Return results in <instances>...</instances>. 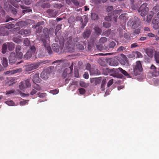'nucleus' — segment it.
<instances>
[{
    "mask_svg": "<svg viewBox=\"0 0 159 159\" xmlns=\"http://www.w3.org/2000/svg\"><path fill=\"white\" fill-rule=\"evenodd\" d=\"M135 20H131L129 21L128 23L132 24V28L135 29L138 27L140 24V21L139 18L137 17H134Z\"/></svg>",
    "mask_w": 159,
    "mask_h": 159,
    "instance_id": "39448f33",
    "label": "nucleus"
},
{
    "mask_svg": "<svg viewBox=\"0 0 159 159\" xmlns=\"http://www.w3.org/2000/svg\"><path fill=\"white\" fill-rule=\"evenodd\" d=\"M107 39L106 37H102L100 38V51L102 50L105 49V47L103 46V45L101 44V43L103 44L107 42Z\"/></svg>",
    "mask_w": 159,
    "mask_h": 159,
    "instance_id": "ddd939ff",
    "label": "nucleus"
},
{
    "mask_svg": "<svg viewBox=\"0 0 159 159\" xmlns=\"http://www.w3.org/2000/svg\"><path fill=\"white\" fill-rule=\"evenodd\" d=\"M33 88L36 90H37L38 91H40L41 89V87L37 84H35V85L33 86Z\"/></svg>",
    "mask_w": 159,
    "mask_h": 159,
    "instance_id": "ea45409f",
    "label": "nucleus"
},
{
    "mask_svg": "<svg viewBox=\"0 0 159 159\" xmlns=\"http://www.w3.org/2000/svg\"><path fill=\"white\" fill-rule=\"evenodd\" d=\"M43 4V7H50V4L49 3L47 2H44Z\"/></svg>",
    "mask_w": 159,
    "mask_h": 159,
    "instance_id": "4d7b16f0",
    "label": "nucleus"
},
{
    "mask_svg": "<svg viewBox=\"0 0 159 159\" xmlns=\"http://www.w3.org/2000/svg\"><path fill=\"white\" fill-rule=\"evenodd\" d=\"M148 37H153L154 36L155 34H153L152 33H150L148 34Z\"/></svg>",
    "mask_w": 159,
    "mask_h": 159,
    "instance_id": "774afa93",
    "label": "nucleus"
},
{
    "mask_svg": "<svg viewBox=\"0 0 159 159\" xmlns=\"http://www.w3.org/2000/svg\"><path fill=\"white\" fill-rule=\"evenodd\" d=\"M38 96L40 98H43L45 96L46 93H39L37 94Z\"/></svg>",
    "mask_w": 159,
    "mask_h": 159,
    "instance_id": "de8ad7c7",
    "label": "nucleus"
},
{
    "mask_svg": "<svg viewBox=\"0 0 159 159\" xmlns=\"http://www.w3.org/2000/svg\"><path fill=\"white\" fill-rule=\"evenodd\" d=\"M117 57H114L113 58H109L107 59L105 58L103 60H101L100 58V65L102 66H105L106 64L105 61L107 62L110 66H117L119 63L117 60Z\"/></svg>",
    "mask_w": 159,
    "mask_h": 159,
    "instance_id": "f03ea898",
    "label": "nucleus"
},
{
    "mask_svg": "<svg viewBox=\"0 0 159 159\" xmlns=\"http://www.w3.org/2000/svg\"><path fill=\"white\" fill-rule=\"evenodd\" d=\"M153 13H156L159 11V5H157L154 7L152 9Z\"/></svg>",
    "mask_w": 159,
    "mask_h": 159,
    "instance_id": "7c9ffc66",
    "label": "nucleus"
},
{
    "mask_svg": "<svg viewBox=\"0 0 159 159\" xmlns=\"http://www.w3.org/2000/svg\"><path fill=\"white\" fill-rule=\"evenodd\" d=\"M9 60V62L13 64L16 62V58L14 53L12 52L10 53Z\"/></svg>",
    "mask_w": 159,
    "mask_h": 159,
    "instance_id": "9d476101",
    "label": "nucleus"
},
{
    "mask_svg": "<svg viewBox=\"0 0 159 159\" xmlns=\"http://www.w3.org/2000/svg\"><path fill=\"white\" fill-rule=\"evenodd\" d=\"M52 93L53 94H55L57 93H58V90L57 89H55L52 91Z\"/></svg>",
    "mask_w": 159,
    "mask_h": 159,
    "instance_id": "338daca9",
    "label": "nucleus"
},
{
    "mask_svg": "<svg viewBox=\"0 0 159 159\" xmlns=\"http://www.w3.org/2000/svg\"><path fill=\"white\" fill-rule=\"evenodd\" d=\"M24 43L26 46H28L30 45V42L28 39H25L24 41Z\"/></svg>",
    "mask_w": 159,
    "mask_h": 159,
    "instance_id": "58836bf2",
    "label": "nucleus"
},
{
    "mask_svg": "<svg viewBox=\"0 0 159 159\" xmlns=\"http://www.w3.org/2000/svg\"><path fill=\"white\" fill-rule=\"evenodd\" d=\"M19 70H9L6 72H4V73L5 75H11L13 74L19 72Z\"/></svg>",
    "mask_w": 159,
    "mask_h": 159,
    "instance_id": "aec40b11",
    "label": "nucleus"
},
{
    "mask_svg": "<svg viewBox=\"0 0 159 159\" xmlns=\"http://www.w3.org/2000/svg\"><path fill=\"white\" fill-rule=\"evenodd\" d=\"M120 12V10H115L114 11L113 15H111V14H108L107 16H106L105 17V20L108 21H114L115 22H117V16H115L114 14L116 13L118 14Z\"/></svg>",
    "mask_w": 159,
    "mask_h": 159,
    "instance_id": "20e7f679",
    "label": "nucleus"
},
{
    "mask_svg": "<svg viewBox=\"0 0 159 159\" xmlns=\"http://www.w3.org/2000/svg\"><path fill=\"white\" fill-rule=\"evenodd\" d=\"M44 23V22H42L40 23H37L36 25H33V28H36L37 27L40 25H42Z\"/></svg>",
    "mask_w": 159,
    "mask_h": 159,
    "instance_id": "bf43d9fd",
    "label": "nucleus"
},
{
    "mask_svg": "<svg viewBox=\"0 0 159 159\" xmlns=\"http://www.w3.org/2000/svg\"><path fill=\"white\" fill-rule=\"evenodd\" d=\"M140 30L138 28L137 29H136L135 30H134V33L135 34H139L140 33Z\"/></svg>",
    "mask_w": 159,
    "mask_h": 159,
    "instance_id": "680f3d73",
    "label": "nucleus"
},
{
    "mask_svg": "<svg viewBox=\"0 0 159 159\" xmlns=\"http://www.w3.org/2000/svg\"><path fill=\"white\" fill-rule=\"evenodd\" d=\"M49 70H43L40 74V77L44 80H46L48 77Z\"/></svg>",
    "mask_w": 159,
    "mask_h": 159,
    "instance_id": "1a4fd4ad",
    "label": "nucleus"
},
{
    "mask_svg": "<svg viewBox=\"0 0 159 159\" xmlns=\"http://www.w3.org/2000/svg\"><path fill=\"white\" fill-rule=\"evenodd\" d=\"M25 84L27 87H30L31 86L30 83V80L29 79H27L25 80Z\"/></svg>",
    "mask_w": 159,
    "mask_h": 159,
    "instance_id": "c03bdc74",
    "label": "nucleus"
},
{
    "mask_svg": "<svg viewBox=\"0 0 159 159\" xmlns=\"http://www.w3.org/2000/svg\"><path fill=\"white\" fill-rule=\"evenodd\" d=\"M6 28H7V30L11 29L14 27V25L13 24H11L5 26Z\"/></svg>",
    "mask_w": 159,
    "mask_h": 159,
    "instance_id": "3c124183",
    "label": "nucleus"
},
{
    "mask_svg": "<svg viewBox=\"0 0 159 159\" xmlns=\"http://www.w3.org/2000/svg\"><path fill=\"white\" fill-rule=\"evenodd\" d=\"M145 52L150 57L152 58L154 55V50L150 48H147L145 50Z\"/></svg>",
    "mask_w": 159,
    "mask_h": 159,
    "instance_id": "9b49d317",
    "label": "nucleus"
},
{
    "mask_svg": "<svg viewBox=\"0 0 159 159\" xmlns=\"http://www.w3.org/2000/svg\"><path fill=\"white\" fill-rule=\"evenodd\" d=\"M41 64L40 62H38L37 63L30 64L25 66L27 68L30 70H33L38 68Z\"/></svg>",
    "mask_w": 159,
    "mask_h": 159,
    "instance_id": "0eeeda50",
    "label": "nucleus"
},
{
    "mask_svg": "<svg viewBox=\"0 0 159 159\" xmlns=\"http://www.w3.org/2000/svg\"><path fill=\"white\" fill-rule=\"evenodd\" d=\"M94 30L95 31V33L98 35L99 33V29L98 26L94 28Z\"/></svg>",
    "mask_w": 159,
    "mask_h": 159,
    "instance_id": "603ef678",
    "label": "nucleus"
},
{
    "mask_svg": "<svg viewBox=\"0 0 159 159\" xmlns=\"http://www.w3.org/2000/svg\"><path fill=\"white\" fill-rule=\"evenodd\" d=\"M19 87L20 89L22 90H23L25 87L24 84V83L23 82H21L20 83Z\"/></svg>",
    "mask_w": 159,
    "mask_h": 159,
    "instance_id": "4c0bfd02",
    "label": "nucleus"
},
{
    "mask_svg": "<svg viewBox=\"0 0 159 159\" xmlns=\"http://www.w3.org/2000/svg\"><path fill=\"white\" fill-rule=\"evenodd\" d=\"M111 32V29H109L107 30L106 31L104 32L102 34V35L108 37L110 34Z\"/></svg>",
    "mask_w": 159,
    "mask_h": 159,
    "instance_id": "5701e85b",
    "label": "nucleus"
},
{
    "mask_svg": "<svg viewBox=\"0 0 159 159\" xmlns=\"http://www.w3.org/2000/svg\"><path fill=\"white\" fill-rule=\"evenodd\" d=\"M153 28L155 30L159 28V22L157 23H153Z\"/></svg>",
    "mask_w": 159,
    "mask_h": 159,
    "instance_id": "e433bc0d",
    "label": "nucleus"
},
{
    "mask_svg": "<svg viewBox=\"0 0 159 159\" xmlns=\"http://www.w3.org/2000/svg\"><path fill=\"white\" fill-rule=\"evenodd\" d=\"M43 32L45 37L42 39V41L43 42V45L47 48L48 53L49 54H51L52 53V51L50 45V42L49 39V32L47 28L44 29Z\"/></svg>",
    "mask_w": 159,
    "mask_h": 159,
    "instance_id": "f257e3e1",
    "label": "nucleus"
},
{
    "mask_svg": "<svg viewBox=\"0 0 159 159\" xmlns=\"http://www.w3.org/2000/svg\"><path fill=\"white\" fill-rule=\"evenodd\" d=\"M126 49V48L123 46H120L117 49V51L118 52H120L121 51L125 50Z\"/></svg>",
    "mask_w": 159,
    "mask_h": 159,
    "instance_id": "79ce46f5",
    "label": "nucleus"
},
{
    "mask_svg": "<svg viewBox=\"0 0 159 159\" xmlns=\"http://www.w3.org/2000/svg\"><path fill=\"white\" fill-rule=\"evenodd\" d=\"M113 7L112 6H109L106 9V10L108 12H110L112 11L113 10Z\"/></svg>",
    "mask_w": 159,
    "mask_h": 159,
    "instance_id": "09e8293b",
    "label": "nucleus"
},
{
    "mask_svg": "<svg viewBox=\"0 0 159 159\" xmlns=\"http://www.w3.org/2000/svg\"><path fill=\"white\" fill-rule=\"evenodd\" d=\"M67 72L66 70H64V72L62 74V77L64 78H65L66 77L67 75Z\"/></svg>",
    "mask_w": 159,
    "mask_h": 159,
    "instance_id": "052dcab7",
    "label": "nucleus"
},
{
    "mask_svg": "<svg viewBox=\"0 0 159 159\" xmlns=\"http://www.w3.org/2000/svg\"><path fill=\"white\" fill-rule=\"evenodd\" d=\"M113 54V53H100V56H106L108 55H111Z\"/></svg>",
    "mask_w": 159,
    "mask_h": 159,
    "instance_id": "e2e57ef3",
    "label": "nucleus"
},
{
    "mask_svg": "<svg viewBox=\"0 0 159 159\" xmlns=\"http://www.w3.org/2000/svg\"><path fill=\"white\" fill-rule=\"evenodd\" d=\"M21 48V46L18 45L16 47V52L17 56L20 58H21L23 56V53L20 51Z\"/></svg>",
    "mask_w": 159,
    "mask_h": 159,
    "instance_id": "f8f14e48",
    "label": "nucleus"
},
{
    "mask_svg": "<svg viewBox=\"0 0 159 159\" xmlns=\"http://www.w3.org/2000/svg\"><path fill=\"white\" fill-rule=\"evenodd\" d=\"M116 45V43L114 41H112L109 43L108 46L110 48H112L115 47Z\"/></svg>",
    "mask_w": 159,
    "mask_h": 159,
    "instance_id": "bb28decb",
    "label": "nucleus"
},
{
    "mask_svg": "<svg viewBox=\"0 0 159 159\" xmlns=\"http://www.w3.org/2000/svg\"><path fill=\"white\" fill-rule=\"evenodd\" d=\"M13 41L15 43H20L22 42V40L20 39L17 38H14L13 39Z\"/></svg>",
    "mask_w": 159,
    "mask_h": 159,
    "instance_id": "a19ab883",
    "label": "nucleus"
},
{
    "mask_svg": "<svg viewBox=\"0 0 159 159\" xmlns=\"http://www.w3.org/2000/svg\"><path fill=\"white\" fill-rule=\"evenodd\" d=\"M25 4L26 5H29L31 3V0H23Z\"/></svg>",
    "mask_w": 159,
    "mask_h": 159,
    "instance_id": "6e6d98bb",
    "label": "nucleus"
},
{
    "mask_svg": "<svg viewBox=\"0 0 159 159\" xmlns=\"http://www.w3.org/2000/svg\"><path fill=\"white\" fill-rule=\"evenodd\" d=\"M91 33V31L89 30H87L83 33V36L85 38H88L89 36Z\"/></svg>",
    "mask_w": 159,
    "mask_h": 159,
    "instance_id": "412c9836",
    "label": "nucleus"
},
{
    "mask_svg": "<svg viewBox=\"0 0 159 159\" xmlns=\"http://www.w3.org/2000/svg\"><path fill=\"white\" fill-rule=\"evenodd\" d=\"M124 38L127 41H130L132 39L131 37L130 36L129 34L127 33H125L124 34Z\"/></svg>",
    "mask_w": 159,
    "mask_h": 159,
    "instance_id": "b1692460",
    "label": "nucleus"
},
{
    "mask_svg": "<svg viewBox=\"0 0 159 159\" xmlns=\"http://www.w3.org/2000/svg\"><path fill=\"white\" fill-rule=\"evenodd\" d=\"M60 29H61V27H60V26L57 25V26L56 29V30L55 31V33L56 35L57 34V31H58Z\"/></svg>",
    "mask_w": 159,
    "mask_h": 159,
    "instance_id": "0e129e2a",
    "label": "nucleus"
},
{
    "mask_svg": "<svg viewBox=\"0 0 159 159\" xmlns=\"http://www.w3.org/2000/svg\"><path fill=\"white\" fill-rule=\"evenodd\" d=\"M126 14H121L119 16V18L121 20H124L125 19L126 16H125Z\"/></svg>",
    "mask_w": 159,
    "mask_h": 159,
    "instance_id": "8fccbe9b",
    "label": "nucleus"
},
{
    "mask_svg": "<svg viewBox=\"0 0 159 159\" xmlns=\"http://www.w3.org/2000/svg\"><path fill=\"white\" fill-rule=\"evenodd\" d=\"M111 25L110 23L108 22H104L103 23V27L106 28H109Z\"/></svg>",
    "mask_w": 159,
    "mask_h": 159,
    "instance_id": "473e14b6",
    "label": "nucleus"
},
{
    "mask_svg": "<svg viewBox=\"0 0 159 159\" xmlns=\"http://www.w3.org/2000/svg\"><path fill=\"white\" fill-rule=\"evenodd\" d=\"M6 103L9 106H12L14 105V103L12 101H7L6 102Z\"/></svg>",
    "mask_w": 159,
    "mask_h": 159,
    "instance_id": "a18cd8bd",
    "label": "nucleus"
},
{
    "mask_svg": "<svg viewBox=\"0 0 159 159\" xmlns=\"http://www.w3.org/2000/svg\"><path fill=\"white\" fill-rule=\"evenodd\" d=\"M90 82L93 85H96L99 83V79L98 78H91Z\"/></svg>",
    "mask_w": 159,
    "mask_h": 159,
    "instance_id": "2eb2a0df",
    "label": "nucleus"
},
{
    "mask_svg": "<svg viewBox=\"0 0 159 159\" xmlns=\"http://www.w3.org/2000/svg\"><path fill=\"white\" fill-rule=\"evenodd\" d=\"M30 76L32 78V80L34 83H35V82L39 83L40 82V79L39 78L38 73H36L35 74L33 73Z\"/></svg>",
    "mask_w": 159,
    "mask_h": 159,
    "instance_id": "6e6552de",
    "label": "nucleus"
},
{
    "mask_svg": "<svg viewBox=\"0 0 159 159\" xmlns=\"http://www.w3.org/2000/svg\"><path fill=\"white\" fill-rule=\"evenodd\" d=\"M47 12L49 13V16L51 17L55 16L57 14V12L56 11L54 12L53 11L50 9L48 10Z\"/></svg>",
    "mask_w": 159,
    "mask_h": 159,
    "instance_id": "6ab92c4d",
    "label": "nucleus"
},
{
    "mask_svg": "<svg viewBox=\"0 0 159 159\" xmlns=\"http://www.w3.org/2000/svg\"><path fill=\"white\" fill-rule=\"evenodd\" d=\"M159 21V16H156L153 19L152 23H155L158 22Z\"/></svg>",
    "mask_w": 159,
    "mask_h": 159,
    "instance_id": "f704fd0d",
    "label": "nucleus"
},
{
    "mask_svg": "<svg viewBox=\"0 0 159 159\" xmlns=\"http://www.w3.org/2000/svg\"><path fill=\"white\" fill-rule=\"evenodd\" d=\"M15 92V91L13 90H11L9 91H7L6 94H9Z\"/></svg>",
    "mask_w": 159,
    "mask_h": 159,
    "instance_id": "69168bd1",
    "label": "nucleus"
},
{
    "mask_svg": "<svg viewBox=\"0 0 159 159\" xmlns=\"http://www.w3.org/2000/svg\"><path fill=\"white\" fill-rule=\"evenodd\" d=\"M53 50L55 52H58L59 51V46L57 43H54L52 45Z\"/></svg>",
    "mask_w": 159,
    "mask_h": 159,
    "instance_id": "4be33fe9",
    "label": "nucleus"
},
{
    "mask_svg": "<svg viewBox=\"0 0 159 159\" xmlns=\"http://www.w3.org/2000/svg\"><path fill=\"white\" fill-rule=\"evenodd\" d=\"M119 61L121 64L125 65L129 63L127 58L126 56L122 54L120 55V57L118 59Z\"/></svg>",
    "mask_w": 159,
    "mask_h": 159,
    "instance_id": "423d86ee",
    "label": "nucleus"
},
{
    "mask_svg": "<svg viewBox=\"0 0 159 159\" xmlns=\"http://www.w3.org/2000/svg\"><path fill=\"white\" fill-rule=\"evenodd\" d=\"M76 47L77 48L80 50H83L84 49L83 46L81 44H80L78 42L76 43Z\"/></svg>",
    "mask_w": 159,
    "mask_h": 159,
    "instance_id": "cd10ccee",
    "label": "nucleus"
},
{
    "mask_svg": "<svg viewBox=\"0 0 159 159\" xmlns=\"http://www.w3.org/2000/svg\"><path fill=\"white\" fill-rule=\"evenodd\" d=\"M83 76L84 78L85 79H87L89 78V75L88 72H85Z\"/></svg>",
    "mask_w": 159,
    "mask_h": 159,
    "instance_id": "5fc2aeb1",
    "label": "nucleus"
},
{
    "mask_svg": "<svg viewBox=\"0 0 159 159\" xmlns=\"http://www.w3.org/2000/svg\"><path fill=\"white\" fill-rule=\"evenodd\" d=\"M75 46L74 45H72V44H70L69 46V51L71 52H73L75 48Z\"/></svg>",
    "mask_w": 159,
    "mask_h": 159,
    "instance_id": "72a5a7b5",
    "label": "nucleus"
},
{
    "mask_svg": "<svg viewBox=\"0 0 159 159\" xmlns=\"http://www.w3.org/2000/svg\"><path fill=\"white\" fill-rule=\"evenodd\" d=\"M2 64L4 67H6L8 65V62L7 59L3 57L2 59Z\"/></svg>",
    "mask_w": 159,
    "mask_h": 159,
    "instance_id": "a878e982",
    "label": "nucleus"
},
{
    "mask_svg": "<svg viewBox=\"0 0 159 159\" xmlns=\"http://www.w3.org/2000/svg\"><path fill=\"white\" fill-rule=\"evenodd\" d=\"M79 92L81 94H84L85 93V90L83 88H80L79 89Z\"/></svg>",
    "mask_w": 159,
    "mask_h": 159,
    "instance_id": "49530a36",
    "label": "nucleus"
},
{
    "mask_svg": "<svg viewBox=\"0 0 159 159\" xmlns=\"http://www.w3.org/2000/svg\"><path fill=\"white\" fill-rule=\"evenodd\" d=\"M32 56V53L30 52H27L25 55V57L26 59L30 58Z\"/></svg>",
    "mask_w": 159,
    "mask_h": 159,
    "instance_id": "2f4dec72",
    "label": "nucleus"
},
{
    "mask_svg": "<svg viewBox=\"0 0 159 159\" xmlns=\"http://www.w3.org/2000/svg\"><path fill=\"white\" fill-rule=\"evenodd\" d=\"M37 91L34 88L33 89L31 92H30V94L31 95H33L35 94L37 92Z\"/></svg>",
    "mask_w": 159,
    "mask_h": 159,
    "instance_id": "13d9d810",
    "label": "nucleus"
},
{
    "mask_svg": "<svg viewBox=\"0 0 159 159\" xmlns=\"http://www.w3.org/2000/svg\"><path fill=\"white\" fill-rule=\"evenodd\" d=\"M7 48L6 43L4 44L2 46V53H5L6 52L7 49Z\"/></svg>",
    "mask_w": 159,
    "mask_h": 159,
    "instance_id": "c756f323",
    "label": "nucleus"
},
{
    "mask_svg": "<svg viewBox=\"0 0 159 159\" xmlns=\"http://www.w3.org/2000/svg\"><path fill=\"white\" fill-rule=\"evenodd\" d=\"M153 14L152 13L151 14H149L147 15V17L146 21L148 23H149L153 17Z\"/></svg>",
    "mask_w": 159,
    "mask_h": 159,
    "instance_id": "393cba45",
    "label": "nucleus"
},
{
    "mask_svg": "<svg viewBox=\"0 0 159 159\" xmlns=\"http://www.w3.org/2000/svg\"><path fill=\"white\" fill-rule=\"evenodd\" d=\"M139 46V45L136 43H134L131 45L130 47L131 48H135Z\"/></svg>",
    "mask_w": 159,
    "mask_h": 159,
    "instance_id": "864d4df0",
    "label": "nucleus"
},
{
    "mask_svg": "<svg viewBox=\"0 0 159 159\" xmlns=\"http://www.w3.org/2000/svg\"><path fill=\"white\" fill-rule=\"evenodd\" d=\"M80 85L82 87H86L87 86V85L83 81H80Z\"/></svg>",
    "mask_w": 159,
    "mask_h": 159,
    "instance_id": "37998d69",
    "label": "nucleus"
},
{
    "mask_svg": "<svg viewBox=\"0 0 159 159\" xmlns=\"http://www.w3.org/2000/svg\"><path fill=\"white\" fill-rule=\"evenodd\" d=\"M6 44L7 47L8 48L9 50L11 51L14 49V45L13 43H6Z\"/></svg>",
    "mask_w": 159,
    "mask_h": 159,
    "instance_id": "f3484780",
    "label": "nucleus"
},
{
    "mask_svg": "<svg viewBox=\"0 0 159 159\" xmlns=\"http://www.w3.org/2000/svg\"><path fill=\"white\" fill-rule=\"evenodd\" d=\"M149 8L147 7V4L146 3L143 4L139 8L138 11L140 13L141 16L144 17L147 14Z\"/></svg>",
    "mask_w": 159,
    "mask_h": 159,
    "instance_id": "7ed1b4c3",
    "label": "nucleus"
},
{
    "mask_svg": "<svg viewBox=\"0 0 159 159\" xmlns=\"http://www.w3.org/2000/svg\"><path fill=\"white\" fill-rule=\"evenodd\" d=\"M154 56L156 62L159 64V52L155 51Z\"/></svg>",
    "mask_w": 159,
    "mask_h": 159,
    "instance_id": "a211bd4d",
    "label": "nucleus"
},
{
    "mask_svg": "<svg viewBox=\"0 0 159 159\" xmlns=\"http://www.w3.org/2000/svg\"><path fill=\"white\" fill-rule=\"evenodd\" d=\"M91 18L92 20H95L98 19V16L95 13H93L91 14Z\"/></svg>",
    "mask_w": 159,
    "mask_h": 159,
    "instance_id": "c9c22d12",
    "label": "nucleus"
},
{
    "mask_svg": "<svg viewBox=\"0 0 159 159\" xmlns=\"http://www.w3.org/2000/svg\"><path fill=\"white\" fill-rule=\"evenodd\" d=\"M134 53H135V55H136L137 58H142L143 57V55L140 52L136 51L134 52Z\"/></svg>",
    "mask_w": 159,
    "mask_h": 159,
    "instance_id": "c85d7f7f",
    "label": "nucleus"
},
{
    "mask_svg": "<svg viewBox=\"0 0 159 159\" xmlns=\"http://www.w3.org/2000/svg\"><path fill=\"white\" fill-rule=\"evenodd\" d=\"M8 33L7 32V28L5 26L0 27V34L2 35H7Z\"/></svg>",
    "mask_w": 159,
    "mask_h": 159,
    "instance_id": "4468645a",
    "label": "nucleus"
},
{
    "mask_svg": "<svg viewBox=\"0 0 159 159\" xmlns=\"http://www.w3.org/2000/svg\"><path fill=\"white\" fill-rule=\"evenodd\" d=\"M134 70H143L142 64L140 61H137Z\"/></svg>",
    "mask_w": 159,
    "mask_h": 159,
    "instance_id": "dca6fc26",
    "label": "nucleus"
}]
</instances>
